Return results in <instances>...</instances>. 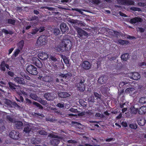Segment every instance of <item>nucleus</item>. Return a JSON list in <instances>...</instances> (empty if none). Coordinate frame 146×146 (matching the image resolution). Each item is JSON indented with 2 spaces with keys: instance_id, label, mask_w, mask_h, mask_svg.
<instances>
[{
  "instance_id": "obj_1",
  "label": "nucleus",
  "mask_w": 146,
  "mask_h": 146,
  "mask_svg": "<svg viewBox=\"0 0 146 146\" xmlns=\"http://www.w3.org/2000/svg\"><path fill=\"white\" fill-rule=\"evenodd\" d=\"M72 42L70 40L64 39L61 40L56 48V50L59 52L69 50L72 48Z\"/></svg>"
},
{
  "instance_id": "obj_2",
  "label": "nucleus",
  "mask_w": 146,
  "mask_h": 146,
  "mask_svg": "<svg viewBox=\"0 0 146 146\" xmlns=\"http://www.w3.org/2000/svg\"><path fill=\"white\" fill-rule=\"evenodd\" d=\"M48 137L50 138L53 139L52 140H50V143L53 146H56L58 145L60 140L63 139V137L58 136L56 134H50L48 135Z\"/></svg>"
},
{
  "instance_id": "obj_3",
  "label": "nucleus",
  "mask_w": 146,
  "mask_h": 146,
  "mask_svg": "<svg viewBox=\"0 0 146 146\" xmlns=\"http://www.w3.org/2000/svg\"><path fill=\"white\" fill-rule=\"evenodd\" d=\"M47 37L44 35L40 36L37 41L36 45L38 47L45 45L48 41Z\"/></svg>"
},
{
  "instance_id": "obj_4",
  "label": "nucleus",
  "mask_w": 146,
  "mask_h": 146,
  "mask_svg": "<svg viewBox=\"0 0 146 146\" xmlns=\"http://www.w3.org/2000/svg\"><path fill=\"white\" fill-rule=\"evenodd\" d=\"M6 118L10 122H15V126L17 128H20V127L23 125V123L22 122L19 121H16L15 119L12 115H7Z\"/></svg>"
},
{
  "instance_id": "obj_5",
  "label": "nucleus",
  "mask_w": 146,
  "mask_h": 146,
  "mask_svg": "<svg viewBox=\"0 0 146 146\" xmlns=\"http://www.w3.org/2000/svg\"><path fill=\"white\" fill-rule=\"evenodd\" d=\"M27 71L30 74L33 75H36L38 74L37 68L34 66L30 65L26 68Z\"/></svg>"
},
{
  "instance_id": "obj_6",
  "label": "nucleus",
  "mask_w": 146,
  "mask_h": 146,
  "mask_svg": "<svg viewBox=\"0 0 146 146\" xmlns=\"http://www.w3.org/2000/svg\"><path fill=\"white\" fill-rule=\"evenodd\" d=\"M9 84L11 89L12 90L16 89L15 90L17 92L18 94H25V92L21 90H20L21 88L20 86H16L11 82H9Z\"/></svg>"
},
{
  "instance_id": "obj_7",
  "label": "nucleus",
  "mask_w": 146,
  "mask_h": 146,
  "mask_svg": "<svg viewBox=\"0 0 146 146\" xmlns=\"http://www.w3.org/2000/svg\"><path fill=\"white\" fill-rule=\"evenodd\" d=\"M132 81L130 80H127V81L125 82H120L119 85V87L120 88H122V89L120 91L119 90V89H118V94L119 96H120L123 93L124 91L123 90L122 88V87L125 85L126 86V84H128L129 85H131V84H132Z\"/></svg>"
},
{
  "instance_id": "obj_8",
  "label": "nucleus",
  "mask_w": 146,
  "mask_h": 146,
  "mask_svg": "<svg viewBox=\"0 0 146 146\" xmlns=\"http://www.w3.org/2000/svg\"><path fill=\"white\" fill-rule=\"evenodd\" d=\"M75 29L77 31L80 37V38H85L88 36L87 33L85 31L77 27H75Z\"/></svg>"
},
{
  "instance_id": "obj_9",
  "label": "nucleus",
  "mask_w": 146,
  "mask_h": 146,
  "mask_svg": "<svg viewBox=\"0 0 146 146\" xmlns=\"http://www.w3.org/2000/svg\"><path fill=\"white\" fill-rule=\"evenodd\" d=\"M128 76L131 79L137 80L140 78V75L137 72H130L127 74Z\"/></svg>"
},
{
  "instance_id": "obj_10",
  "label": "nucleus",
  "mask_w": 146,
  "mask_h": 146,
  "mask_svg": "<svg viewBox=\"0 0 146 146\" xmlns=\"http://www.w3.org/2000/svg\"><path fill=\"white\" fill-rule=\"evenodd\" d=\"M84 80H81L79 83L76 85L77 89L80 91H84L85 90V86L84 84Z\"/></svg>"
},
{
  "instance_id": "obj_11",
  "label": "nucleus",
  "mask_w": 146,
  "mask_h": 146,
  "mask_svg": "<svg viewBox=\"0 0 146 146\" xmlns=\"http://www.w3.org/2000/svg\"><path fill=\"white\" fill-rule=\"evenodd\" d=\"M10 137L15 139H17L20 137V135L18 132L13 131H11L9 133Z\"/></svg>"
},
{
  "instance_id": "obj_12",
  "label": "nucleus",
  "mask_w": 146,
  "mask_h": 146,
  "mask_svg": "<svg viewBox=\"0 0 146 146\" xmlns=\"http://www.w3.org/2000/svg\"><path fill=\"white\" fill-rule=\"evenodd\" d=\"M32 61L33 63L38 67L41 68L42 67V64L37 58L35 57L33 58Z\"/></svg>"
},
{
  "instance_id": "obj_13",
  "label": "nucleus",
  "mask_w": 146,
  "mask_h": 146,
  "mask_svg": "<svg viewBox=\"0 0 146 146\" xmlns=\"http://www.w3.org/2000/svg\"><path fill=\"white\" fill-rule=\"evenodd\" d=\"M117 3L120 4L124 5H133L134 2L130 0H118Z\"/></svg>"
},
{
  "instance_id": "obj_14",
  "label": "nucleus",
  "mask_w": 146,
  "mask_h": 146,
  "mask_svg": "<svg viewBox=\"0 0 146 146\" xmlns=\"http://www.w3.org/2000/svg\"><path fill=\"white\" fill-rule=\"evenodd\" d=\"M81 66L84 69L86 70H88L90 68L91 65L88 61H84L82 63Z\"/></svg>"
},
{
  "instance_id": "obj_15",
  "label": "nucleus",
  "mask_w": 146,
  "mask_h": 146,
  "mask_svg": "<svg viewBox=\"0 0 146 146\" xmlns=\"http://www.w3.org/2000/svg\"><path fill=\"white\" fill-rule=\"evenodd\" d=\"M135 92V89L133 88H129L125 90V93L127 94H129L130 96L133 97L134 96V94Z\"/></svg>"
},
{
  "instance_id": "obj_16",
  "label": "nucleus",
  "mask_w": 146,
  "mask_h": 146,
  "mask_svg": "<svg viewBox=\"0 0 146 146\" xmlns=\"http://www.w3.org/2000/svg\"><path fill=\"white\" fill-rule=\"evenodd\" d=\"M38 58L42 60H45L48 58V54L43 52H39L38 54Z\"/></svg>"
},
{
  "instance_id": "obj_17",
  "label": "nucleus",
  "mask_w": 146,
  "mask_h": 146,
  "mask_svg": "<svg viewBox=\"0 0 146 146\" xmlns=\"http://www.w3.org/2000/svg\"><path fill=\"white\" fill-rule=\"evenodd\" d=\"M40 80H42L44 82L42 83L43 84H45L44 82H49L51 81L52 78L51 77L49 76H46L44 77L41 76L40 78Z\"/></svg>"
},
{
  "instance_id": "obj_18",
  "label": "nucleus",
  "mask_w": 146,
  "mask_h": 146,
  "mask_svg": "<svg viewBox=\"0 0 146 146\" xmlns=\"http://www.w3.org/2000/svg\"><path fill=\"white\" fill-rule=\"evenodd\" d=\"M53 94L50 93H46L44 95V97L48 100L52 101L54 98Z\"/></svg>"
},
{
  "instance_id": "obj_19",
  "label": "nucleus",
  "mask_w": 146,
  "mask_h": 146,
  "mask_svg": "<svg viewBox=\"0 0 146 146\" xmlns=\"http://www.w3.org/2000/svg\"><path fill=\"white\" fill-rule=\"evenodd\" d=\"M142 21V19L139 17H135L131 19L130 22L132 24H135L139 22H141Z\"/></svg>"
},
{
  "instance_id": "obj_20",
  "label": "nucleus",
  "mask_w": 146,
  "mask_h": 146,
  "mask_svg": "<svg viewBox=\"0 0 146 146\" xmlns=\"http://www.w3.org/2000/svg\"><path fill=\"white\" fill-rule=\"evenodd\" d=\"M14 81L19 84H24L25 82L24 79L21 77H17L14 78Z\"/></svg>"
},
{
  "instance_id": "obj_21",
  "label": "nucleus",
  "mask_w": 146,
  "mask_h": 146,
  "mask_svg": "<svg viewBox=\"0 0 146 146\" xmlns=\"http://www.w3.org/2000/svg\"><path fill=\"white\" fill-rule=\"evenodd\" d=\"M60 28L62 33H65L67 31L68 29V27L65 24H62L60 26Z\"/></svg>"
},
{
  "instance_id": "obj_22",
  "label": "nucleus",
  "mask_w": 146,
  "mask_h": 146,
  "mask_svg": "<svg viewBox=\"0 0 146 146\" xmlns=\"http://www.w3.org/2000/svg\"><path fill=\"white\" fill-rule=\"evenodd\" d=\"M59 76L62 78H65L66 80H68L70 79L72 75L71 73H69L66 74H60Z\"/></svg>"
},
{
  "instance_id": "obj_23",
  "label": "nucleus",
  "mask_w": 146,
  "mask_h": 146,
  "mask_svg": "<svg viewBox=\"0 0 146 146\" xmlns=\"http://www.w3.org/2000/svg\"><path fill=\"white\" fill-rule=\"evenodd\" d=\"M107 79V78L106 76H101L99 78L98 80V82L100 84H104L106 82Z\"/></svg>"
},
{
  "instance_id": "obj_24",
  "label": "nucleus",
  "mask_w": 146,
  "mask_h": 146,
  "mask_svg": "<svg viewBox=\"0 0 146 146\" xmlns=\"http://www.w3.org/2000/svg\"><path fill=\"white\" fill-rule=\"evenodd\" d=\"M32 126L30 125L29 124H27L25 125L24 131L26 133H28L32 129Z\"/></svg>"
},
{
  "instance_id": "obj_25",
  "label": "nucleus",
  "mask_w": 146,
  "mask_h": 146,
  "mask_svg": "<svg viewBox=\"0 0 146 146\" xmlns=\"http://www.w3.org/2000/svg\"><path fill=\"white\" fill-rule=\"evenodd\" d=\"M137 122L139 125L143 126L145 125V120L143 118H139L138 119Z\"/></svg>"
},
{
  "instance_id": "obj_26",
  "label": "nucleus",
  "mask_w": 146,
  "mask_h": 146,
  "mask_svg": "<svg viewBox=\"0 0 146 146\" xmlns=\"http://www.w3.org/2000/svg\"><path fill=\"white\" fill-rule=\"evenodd\" d=\"M139 113L140 114H143L146 113V106H142L139 110Z\"/></svg>"
},
{
  "instance_id": "obj_27",
  "label": "nucleus",
  "mask_w": 146,
  "mask_h": 146,
  "mask_svg": "<svg viewBox=\"0 0 146 146\" xmlns=\"http://www.w3.org/2000/svg\"><path fill=\"white\" fill-rule=\"evenodd\" d=\"M58 96L61 98H64L69 96L70 95L66 92H61L58 94Z\"/></svg>"
},
{
  "instance_id": "obj_28",
  "label": "nucleus",
  "mask_w": 146,
  "mask_h": 146,
  "mask_svg": "<svg viewBox=\"0 0 146 146\" xmlns=\"http://www.w3.org/2000/svg\"><path fill=\"white\" fill-rule=\"evenodd\" d=\"M24 44V41L23 40H21L17 44V46L19 49L21 50L23 48Z\"/></svg>"
},
{
  "instance_id": "obj_29",
  "label": "nucleus",
  "mask_w": 146,
  "mask_h": 146,
  "mask_svg": "<svg viewBox=\"0 0 146 146\" xmlns=\"http://www.w3.org/2000/svg\"><path fill=\"white\" fill-rule=\"evenodd\" d=\"M130 110L131 112L133 114H136L138 112V109L136 108L134 106H132L130 108Z\"/></svg>"
},
{
  "instance_id": "obj_30",
  "label": "nucleus",
  "mask_w": 146,
  "mask_h": 146,
  "mask_svg": "<svg viewBox=\"0 0 146 146\" xmlns=\"http://www.w3.org/2000/svg\"><path fill=\"white\" fill-rule=\"evenodd\" d=\"M129 103V102H126L123 104H120V107L121 108H129V105L128 104Z\"/></svg>"
},
{
  "instance_id": "obj_31",
  "label": "nucleus",
  "mask_w": 146,
  "mask_h": 146,
  "mask_svg": "<svg viewBox=\"0 0 146 146\" xmlns=\"http://www.w3.org/2000/svg\"><path fill=\"white\" fill-rule=\"evenodd\" d=\"M129 55L127 53L124 54L122 55L121 58L123 61H126L129 57Z\"/></svg>"
},
{
  "instance_id": "obj_32",
  "label": "nucleus",
  "mask_w": 146,
  "mask_h": 146,
  "mask_svg": "<svg viewBox=\"0 0 146 146\" xmlns=\"http://www.w3.org/2000/svg\"><path fill=\"white\" fill-rule=\"evenodd\" d=\"M30 97L33 99L38 101L39 98L37 97V96L35 94H30Z\"/></svg>"
},
{
  "instance_id": "obj_33",
  "label": "nucleus",
  "mask_w": 146,
  "mask_h": 146,
  "mask_svg": "<svg viewBox=\"0 0 146 146\" xmlns=\"http://www.w3.org/2000/svg\"><path fill=\"white\" fill-rule=\"evenodd\" d=\"M139 102L141 104H144L146 103V97H141L139 99Z\"/></svg>"
},
{
  "instance_id": "obj_34",
  "label": "nucleus",
  "mask_w": 146,
  "mask_h": 146,
  "mask_svg": "<svg viewBox=\"0 0 146 146\" xmlns=\"http://www.w3.org/2000/svg\"><path fill=\"white\" fill-rule=\"evenodd\" d=\"M21 50L19 48L17 49L15 52L13 54L12 57H16L19 54Z\"/></svg>"
},
{
  "instance_id": "obj_35",
  "label": "nucleus",
  "mask_w": 146,
  "mask_h": 146,
  "mask_svg": "<svg viewBox=\"0 0 146 146\" xmlns=\"http://www.w3.org/2000/svg\"><path fill=\"white\" fill-rule=\"evenodd\" d=\"M52 31L54 34L55 35H58L60 33V30L58 28H55Z\"/></svg>"
},
{
  "instance_id": "obj_36",
  "label": "nucleus",
  "mask_w": 146,
  "mask_h": 146,
  "mask_svg": "<svg viewBox=\"0 0 146 146\" xmlns=\"http://www.w3.org/2000/svg\"><path fill=\"white\" fill-rule=\"evenodd\" d=\"M128 42H129L128 41L123 40H119L118 41V43L119 44H127Z\"/></svg>"
},
{
  "instance_id": "obj_37",
  "label": "nucleus",
  "mask_w": 146,
  "mask_h": 146,
  "mask_svg": "<svg viewBox=\"0 0 146 146\" xmlns=\"http://www.w3.org/2000/svg\"><path fill=\"white\" fill-rule=\"evenodd\" d=\"M129 127L131 129H136L137 128V125L136 123H131L129 125Z\"/></svg>"
},
{
  "instance_id": "obj_38",
  "label": "nucleus",
  "mask_w": 146,
  "mask_h": 146,
  "mask_svg": "<svg viewBox=\"0 0 146 146\" xmlns=\"http://www.w3.org/2000/svg\"><path fill=\"white\" fill-rule=\"evenodd\" d=\"M1 70L2 71H4L5 70V63L3 62H2L0 65Z\"/></svg>"
},
{
  "instance_id": "obj_39",
  "label": "nucleus",
  "mask_w": 146,
  "mask_h": 146,
  "mask_svg": "<svg viewBox=\"0 0 146 146\" xmlns=\"http://www.w3.org/2000/svg\"><path fill=\"white\" fill-rule=\"evenodd\" d=\"M38 101L43 105H45L47 104V102L46 101L42 100L40 98H39Z\"/></svg>"
},
{
  "instance_id": "obj_40",
  "label": "nucleus",
  "mask_w": 146,
  "mask_h": 146,
  "mask_svg": "<svg viewBox=\"0 0 146 146\" xmlns=\"http://www.w3.org/2000/svg\"><path fill=\"white\" fill-rule=\"evenodd\" d=\"M39 134L43 135H46L47 134V133L44 130H41L39 131Z\"/></svg>"
},
{
  "instance_id": "obj_41",
  "label": "nucleus",
  "mask_w": 146,
  "mask_h": 146,
  "mask_svg": "<svg viewBox=\"0 0 146 146\" xmlns=\"http://www.w3.org/2000/svg\"><path fill=\"white\" fill-rule=\"evenodd\" d=\"M33 104L34 105H35L37 107H38L39 108H43L42 106L40 104L37 103V102H33Z\"/></svg>"
},
{
  "instance_id": "obj_42",
  "label": "nucleus",
  "mask_w": 146,
  "mask_h": 146,
  "mask_svg": "<svg viewBox=\"0 0 146 146\" xmlns=\"http://www.w3.org/2000/svg\"><path fill=\"white\" fill-rule=\"evenodd\" d=\"M63 59V60L64 62V63L66 64H68L69 63V61L68 60V59L67 58L66 56H64L62 58Z\"/></svg>"
},
{
  "instance_id": "obj_43",
  "label": "nucleus",
  "mask_w": 146,
  "mask_h": 146,
  "mask_svg": "<svg viewBox=\"0 0 146 146\" xmlns=\"http://www.w3.org/2000/svg\"><path fill=\"white\" fill-rule=\"evenodd\" d=\"M39 29L37 28H36L32 30L31 33L33 35L36 34L38 31Z\"/></svg>"
},
{
  "instance_id": "obj_44",
  "label": "nucleus",
  "mask_w": 146,
  "mask_h": 146,
  "mask_svg": "<svg viewBox=\"0 0 146 146\" xmlns=\"http://www.w3.org/2000/svg\"><path fill=\"white\" fill-rule=\"evenodd\" d=\"M8 22L9 23L14 24L15 23V21L14 20L9 19L8 20Z\"/></svg>"
},
{
  "instance_id": "obj_45",
  "label": "nucleus",
  "mask_w": 146,
  "mask_h": 146,
  "mask_svg": "<svg viewBox=\"0 0 146 146\" xmlns=\"http://www.w3.org/2000/svg\"><path fill=\"white\" fill-rule=\"evenodd\" d=\"M131 9L134 11H141V9L136 7H132Z\"/></svg>"
},
{
  "instance_id": "obj_46",
  "label": "nucleus",
  "mask_w": 146,
  "mask_h": 146,
  "mask_svg": "<svg viewBox=\"0 0 146 146\" xmlns=\"http://www.w3.org/2000/svg\"><path fill=\"white\" fill-rule=\"evenodd\" d=\"M0 85L2 87L6 86V83L2 81H0Z\"/></svg>"
},
{
  "instance_id": "obj_47",
  "label": "nucleus",
  "mask_w": 146,
  "mask_h": 146,
  "mask_svg": "<svg viewBox=\"0 0 146 146\" xmlns=\"http://www.w3.org/2000/svg\"><path fill=\"white\" fill-rule=\"evenodd\" d=\"M36 139L33 138L31 139V142L32 143L36 144Z\"/></svg>"
},
{
  "instance_id": "obj_48",
  "label": "nucleus",
  "mask_w": 146,
  "mask_h": 146,
  "mask_svg": "<svg viewBox=\"0 0 146 146\" xmlns=\"http://www.w3.org/2000/svg\"><path fill=\"white\" fill-rule=\"evenodd\" d=\"M69 110L73 113H76L78 111L77 109H74L73 108H71Z\"/></svg>"
},
{
  "instance_id": "obj_49",
  "label": "nucleus",
  "mask_w": 146,
  "mask_h": 146,
  "mask_svg": "<svg viewBox=\"0 0 146 146\" xmlns=\"http://www.w3.org/2000/svg\"><path fill=\"white\" fill-rule=\"evenodd\" d=\"M88 99L91 102H94V97H93L92 96H91L90 97L88 98Z\"/></svg>"
},
{
  "instance_id": "obj_50",
  "label": "nucleus",
  "mask_w": 146,
  "mask_h": 146,
  "mask_svg": "<svg viewBox=\"0 0 146 146\" xmlns=\"http://www.w3.org/2000/svg\"><path fill=\"white\" fill-rule=\"evenodd\" d=\"M50 59L54 62L56 61L57 60L56 58L54 56H51Z\"/></svg>"
},
{
  "instance_id": "obj_51",
  "label": "nucleus",
  "mask_w": 146,
  "mask_h": 146,
  "mask_svg": "<svg viewBox=\"0 0 146 146\" xmlns=\"http://www.w3.org/2000/svg\"><path fill=\"white\" fill-rule=\"evenodd\" d=\"M8 74L11 77H13L14 75V73L11 71H9L8 72Z\"/></svg>"
},
{
  "instance_id": "obj_52",
  "label": "nucleus",
  "mask_w": 146,
  "mask_h": 146,
  "mask_svg": "<svg viewBox=\"0 0 146 146\" xmlns=\"http://www.w3.org/2000/svg\"><path fill=\"white\" fill-rule=\"evenodd\" d=\"M94 95L95 96V97L97 99L98 98H100V96L98 93L96 92H94Z\"/></svg>"
},
{
  "instance_id": "obj_53",
  "label": "nucleus",
  "mask_w": 146,
  "mask_h": 146,
  "mask_svg": "<svg viewBox=\"0 0 146 146\" xmlns=\"http://www.w3.org/2000/svg\"><path fill=\"white\" fill-rule=\"evenodd\" d=\"M122 126L125 127H127V123L125 122H123L121 123Z\"/></svg>"
},
{
  "instance_id": "obj_54",
  "label": "nucleus",
  "mask_w": 146,
  "mask_h": 146,
  "mask_svg": "<svg viewBox=\"0 0 146 146\" xmlns=\"http://www.w3.org/2000/svg\"><path fill=\"white\" fill-rule=\"evenodd\" d=\"M57 106L59 108H62L64 107V104L60 103H58L57 104Z\"/></svg>"
},
{
  "instance_id": "obj_55",
  "label": "nucleus",
  "mask_w": 146,
  "mask_h": 146,
  "mask_svg": "<svg viewBox=\"0 0 146 146\" xmlns=\"http://www.w3.org/2000/svg\"><path fill=\"white\" fill-rule=\"evenodd\" d=\"M46 120L48 121H49L50 122H53L55 120L54 119L52 118H46Z\"/></svg>"
},
{
  "instance_id": "obj_56",
  "label": "nucleus",
  "mask_w": 146,
  "mask_h": 146,
  "mask_svg": "<svg viewBox=\"0 0 146 146\" xmlns=\"http://www.w3.org/2000/svg\"><path fill=\"white\" fill-rule=\"evenodd\" d=\"M39 29V31L40 32H42L44 30V27H40Z\"/></svg>"
},
{
  "instance_id": "obj_57",
  "label": "nucleus",
  "mask_w": 146,
  "mask_h": 146,
  "mask_svg": "<svg viewBox=\"0 0 146 146\" xmlns=\"http://www.w3.org/2000/svg\"><path fill=\"white\" fill-rule=\"evenodd\" d=\"M92 2L94 3L97 4L100 3V1L98 0H92Z\"/></svg>"
},
{
  "instance_id": "obj_58",
  "label": "nucleus",
  "mask_w": 146,
  "mask_h": 146,
  "mask_svg": "<svg viewBox=\"0 0 146 146\" xmlns=\"http://www.w3.org/2000/svg\"><path fill=\"white\" fill-rule=\"evenodd\" d=\"M68 142L69 143H76V142L75 140H68Z\"/></svg>"
},
{
  "instance_id": "obj_59",
  "label": "nucleus",
  "mask_w": 146,
  "mask_h": 146,
  "mask_svg": "<svg viewBox=\"0 0 146 146\" xmlns=\"http://www.w3.org/2000/svg\"><path fill=\"white\" fill-rule=\"evenodd\" d=\"M14 49V48H12L10 49L9 50V53H8V54L9 55L12 52L13 50Z\"/></svg>"
},
{
  "instance_id": "obj_60",
  "label": "nucleus",
  "mask_w": 146,
  "mask_h": 146,
  "mask_svg": "<svg viewBox=\"0 0 146 146\" xmlns=\"http://www.w3.org/2000/svg\"><path fill=\"white\" fill-rule=\"evenodd\" d=\"M127 38L128 39H134L135 38V37L134 36H132L129 35H128L127 36Z\"/></svg>"
},
{
  "instance_id": "obj_61",
  "label": "nucleus",
  "mask_w": 146,
  "mask_h": 146,
  "mask_svg": "<svg viewBox=\"0 0 146 146\" xmlns=\"http://www.w3.org/2000/svg\"><path fill=\"white\" fill-rule=\"evenodd\" d=\"M138 31L141 32H142L144 31V29L141 28H138Z\"/></svg>"
},
{
  "instance_id": "obj_62",
  "label": "nucleus",
  "mask_w": 146,
  "mask_h": 146,
  "mask_svg": "<svg viewBox=\"0 0 146 146\" xmlns=\"http://www.w3.org/2000/svg\"><path fill=\"white\" fill-rule=\"evenodd\" d=\"M112 140H114V139L113 138H108L106 139V141H110Z\"/></svg>"
},
{
  "instance_id": "obj_63",
  "label": "nucleus",
  "mask_w": 146,
  "mask_h": 146,
  "mask_svg": "<svg viewBox=\"0 0 146 146\" xmlns=\"http://www.w3.org/2000/svg\"><path fill=\"white\" fill-rule=\"evenodd\" d=\"M138 5L140 6H143L145 5L144 3L141 2L139 3H138Z\"/></svg>"
},
{
  "instance_id": "obj_64",
  "label": "nucleus",
  "mask_w": 146,
  "mask_h": 146,
  "mask_svg": "<svg viewBox=\"0 0 146 146\" xmlns=\"http://www.w3.org/2000/svg\"><path fill=\"white\" fill-rule=\"evenodd\" d=\"M143 65L146 66V62H142V63L139 64V66H142Z\"/></svg>"
}]
</instances>
